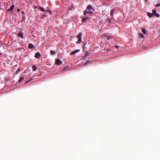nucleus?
Returning <instances> with one entry per match:
<instances>
[{
  "label": "nucleus",
  "instance_id": "2eb2a0df",
  "mask_svg": "<svg viewBox=\"0 0 160 160\" xmlns=\"http://www.w3.org/2000/svg\"><path fill=\"white\" fill-rule=\"evenodd\" d=\"M38 8H39L40 9V10H41V11H43V12H45V10H44V9L42 7H41V6H39L38 7Z\"/></svg>",
  "mask_w": 160,
  "mask_h": 160
},
{
  "label": "nucleus",
  "instance_id": "9d476101",
  "mask_svg": "<svg viewBox=\"0 0 160 160\" xmlns=\"http://www.w3.org/2000/svg\"><path fill=\"white\" fill-rule=\"evenodd\" d=\"M104 38L108 40H109L112 38L111 36L107 35L105 36Z\"/></svg>",
  "mask_w": 160,
  "mask_h": 160
},
{
  "label": "nucleus",
  "instance_id": "9b49d317",
  "mask_svg": "<svg viewBox=\"0 0 160 160\" xmlns=\"http://www.w3.org/2000/svg\"><path fill=\"white\" fill-rule=\"evenodd\" d=\"M18 36L19 37H21V38H22L23 37V33H19L18 34Z\"/></svg>",
  "mask_w": 160,
  "mask_h": 160
},
{
  "label": "nucleus",
  "instance_id": "4be33fe9",
  "mask_svg": "<svg viewBox=\"0 0 160 160\" xmlns=\"http://www.w3.org/2000/svg\"><path fill=\"white\" fill-rule=\"evenodd\" d=\"M32 79H31L29 80H27V81H26L25 82V83H26L29 82L30 81H31L32 80Z\"/></svg>",
  "mask_w": 160,
  "mask_h": 160
},
{
  "label": "nucleus",
  "instance_id": "6ab92c4d",
  "mask_svg": "<svg viewBox=\"0 0 160 160\" xmlns=\"http://www.w3.org/2000/svg\"><path fill=\"white\" fill-rule=\"evenodd\" d=\"M88 18V17H86V18H82V22H84V21H86V20Z\"/></svg>",
  "mask_w": 160,
  "mask_h": 160
},
{
  "label": "nucleus",
  "instance_id": "f8f14e48",
  "mask_svg": "<svg viewBox=\"0 0 160 160\" xmlns=\"http://www.w3.org/2000/svg\"><path fill=\"white\" fill-rule=\"evenodd\" d=\"M51 54L53 55H55L56 54V52L54 51H51Z\"/></svg>",
  "mask_w": 160,
  "mask_h": 160
},
{
  "label": "nucleus",
  "instance_id": "423d86ee",
  "mask_svg": "<svg viewBox=\"0 0 160 160\" xmlns=\"http://www.w3.org/2000/svg\"><path fill=\"white\" fill-rule=\"evenodd\" d=\"M14 8V5H12L10 7L9 9H8V11H12L13 10Z\"/></svg>",
  "mask_w": 160,
  "mask_h": 160
},
{
  "label": "nucleus",
  "instance_id": "ddd939ff",
  "mask_svg": "<svg viewBox=\"0 0 160 160\" xmlns=\"http://www.w3.org/2000/svg\"><path fill=\"white\" fill-rule=\"evenodd\" d=\"M114 13V11L113 9H111L110 12V14L112 16H113V15Z\"/></svg>",
  "mask_w": 160,
  "mask_h": 160
},
{
  "label": "nucleus",
  "instance_id": "5701e85b",
  "mask_svg": "<svg viewBox=\"0 0 160 160\" xmlns=\"http://www.w3.org/2000/svg\"><path fill=\"white\" fill-rule=\"evenodd\" d=\"M155 6L156 7H158L159 6H160V3L159 4H157Z\"/></svg>",
  "mask_w": 160,
  "mask_h": 160
},
{
  "label": "nucleus",
  "instance_id": "7c9ffc66",
  "mask_svg": "<svg viewBox=\"0 0 160 160\" xmlns=\"http://www.w3.org/2000/svg\"><path fill=\"white\" fill-rule=\"evenodd\" d=\"M83 48H84H84H85V47H84V46H83Z\"/></svg>",
  "mask_w": 160,
  "mask_h": 160
},
{
  "label": "nucleus",
  "instance_id": "0eeeda50",
  "mask_svg": "<svg viewBox=\"0 0 160 160\" xmlns=\"http://www.w3.org/2000/svg\"><path fill=\"white\" fill-rule=\"evenodd\" d=\"M147 14L149 18H151L153 16V14L152 12L151 13L150 12H148Z\"/></svg>",
  "mask_w": 160,
  "mask_h": 160
},
{
  "label": "nucleus",
  "instance_id": "f03ea898",
  "mask_svg": "<svg viewBox=\"0 0 160 160\" xmlns=\"http://www.w3.org/2000/svg\"><path fill=\"white\" fill-rule=\"evenodd\" d=\"M82 35V33H80L77 36V38L78 39V41L77 42V43H80L82 39L81 38Z\"/></svg>",
  "mask_w": 160,
  "mask_h": 160
},
{
  "label": "nucleus",
  "instance_id": "cd10ccee",
  "mask_svg": "<svg viewBox=\"0 0 160 160\" xmlns=\"http://www.w3.org/2000/svg\"><path fill=\"white\" fill-rule=\"evenodd\" d=\"M20 11V9L18 8V12H19V11Z\"/></svg>",
  "mask_w": 160,
  "mask_h": 160
},
{
  "label": "nucleus",
  "instance_id": "c85d7f7f",
  "mask_svg": "<svg viewBox=\"0 0 160 160\" xmlns=\"http://www.w3.org/2000/svg\"><path fill=\"white\" fill-rule=\"evenodd\" d=\"M17 73H18L19 72V71L18 70L17 71Z\"/></svg>",
  "mask_w": 160,
  "mask_h": 160
},
{
  "label": "nucleus",
  "instance_id": "aec40b11",
  "mask_svg": "<svg viewBox=\"0 0 160 160\" xmlns=\"http://www.w3.org/2000/svg\"><path fill=\"white\" fill-rule=\"evenodd\" d=\"M91 62L89 61H87L85 64V65H87L89 63H91Z\"/></svg>",
  "mask_w": 160,
  "mask_h": 160
},
{
  "label": "nucleus",
  "instance_id": "6e6552de",
  "mask_svg": "<svg viewBox=\"0 0 160 160\" xmlns=\"http://www.w3.org/2000/svg\"><path fill=\"white\" fill-rule=\"evenodd\" d=\"M35 56L36 58H38L40 56V53L39 52H37L35 54Z\"/></svg>",
  "mask_w": 160,
  "mask_h": 160
},
{
  "label": "nucleus",
  "instance_id": "dca6fc26",
  "mask_svg": "<svg viewBox=\"0 0 160 160\" xmlns=\"http://www.w3.org/2000/svg\"><path fill=\"white\" fill-rule=\"evenodd\" d=\"M32 67L33 70L34 71H35L37 70V68L35 65L33 66Z\"/></svg>",
  "mask_w": 160,
  "mask_h": 160
},
{
  "label": "nucleus",
  "instance_id": "20e7f679",
  "mask_svg": "<svg viewBox=\"0 0 160 160\" xmlns=\"http://www.w3.org/2000/svg\"><path fill=\"white\" fill-rule=\"evenodd\" d=\"M56 63L58 65H60L62 64V62L58 58L56 60Z\"/></svg>",
  "mask_w": 160,
  "mask_h": 160
},
{
  "label": "nucleus",
  "instance_id": "39448f33",
  "mask_svg": "<svg viewBox=\"0 0 160 160\" xmlns=\"http://www.w3.org/2000/svg\"><path fill=\"white\" fill-rule=\"evenodd\" d=\"M80 51V50L79 49H77L75 51H73V52H71L70 54L71 55H73L75 54H76V53H77L79 52Z\"/></svg>",
  "mask_w": 160,
  "mask_h": 160
},
{
  "label": "nucleus",
  "instance_id": "4468645a",
  "mask_svg": "<svg viewBox=\"0 0 160 160\" xmlns=\"http://www.w3.org/2000/svg\"><path fill=\"white\" fill-rule=\"evenodd\" d=\"M142 31L144 34H146L147 33V31L144 28L142 29Z\"/></svg>",
  "mask_w": 160,
  "mask_h": 160
},
{
  "label": "nucleus",
  "instance_id": "412c9836",
  "mask_svg": "<svg viewBox=\"0 0 160 160\" xmlns=\"http://www.w3.org/2000/svg\"><path fill=\"white\" fill-rule=\"evenodd\" d=\"M111 19L110 18H108L107 19V21L108 22L110 23L111 22Z\"/></svg>",
  "mask_w": 160,
  "mask_h": 160
},
{
  "label": "nucleus",
  "instance_id": "f257e3e1",
  "mask_svg": "<svg viewBox=\"0 0 160 160\" xmlns=\"http://www.w3.org/2000/svg\"><path fill=\"white\" fill-rule=\"evenodd\" d=\"M88 11L85 10L84 12V14L86 15L87 13H89L92 14L93 13V11L94 10L93 8L90 5H88L87 7Z\"/></svg>",
  "mask_w": 160,
  "mask_h": 160
},
{
  "label": "nucleus",
  "instance_id": "a211bd4d",
  "mask_svg": "<svg viewBox=\"0 0 160 160\" xmlns=\"http://www.w3.org/2000/svg\"><path fill=\"white\" fill-rule=\"evenodd\" d=\"M23 79L24 78L23 77H21L18 80V82H21Z\"/></svg>",
  "mask_w": 160,
  "mask_h": 160
},
{
  "label": "nucleus",
  "instance_id": "7ed1b4c3",
  "mask_svg": "<svg viewBox=\"0 0 160 160\" xmlns=\"http://www.w3.org/2000/svg\"><path fill=\"white\" fill-rule=\"evenodd\" d=\"M152 12L153 14V16H155L157 17H159L160 16L159 14L156 12V9H154L152 10Z\"/></svg>",
  "mask_w": 160,
  "mask_h": 160
},
{
  "label": "nucleus",
  "instance_id": "c756f323",
  "mask_svg": "<svg viewBox=\"0 0 160 160\" xmlns=\"http://www.w3.org/2000/svg\"><path fill=\"white\" fill-rule=\"evenodd\" d=\"M83 48H84H84H85V47H84V46H83Z\"/></svg>",
  "mask_w": 160,
  "mask_h": 160
},
{
  "label": "nucleus",
  "instance_id": "f3484780",
  "mask_svg": "<svg viewBox=\"0 0 160 160\" xmlns=\"http://www.w3.org/2000/svg\"><path fill=\"white\" fill-rule=\"evenodd\" d=\"M139 37L141 38H144V36L142 33H141L139 34Z\"/></svg>",
  "mask_w": 160,
  "mask_h": 160
},
{
  "label": "nucleus",
  "instance_id": "a878e982",
  "mask_svg": "<svg viewBox=\"0 0 160 160\" xmlns=\"http://www.w3.org/2000/svg\"><path fill=\"white\" fill-rule=\"evenodd\" d=\"M22 13L23 14H25V12L24 11H22Z\"/></svg>",
  "mask_w": 160,
  "mask_h": 160
},
{
  "label": "nucleus",
  "instance_id": "1a4fd4ad",
  "mask_svg": "<svg viewBox=\"0 0 160 160\" xmlns=\"http://www.w3.org/2000/svg\"><path fill=\"white\" fill-rule=\"evenodd\" d=\"M28 48L30 49L33 48H34V45L32 43H30L28 45Z\"/></svg>",
  "mask_w": 160,
  "mask_h": 160
},
{
  "label": "nucleus",
  "instance_id": "b1692460",
  "mask_svg": "<svg viewBox=\"0 0 160 160\" xmlns=\"http://www.w3.org/2000/svg\"><path fill=\"white\" fill-rule=\"evenodd\" d=\"M47 11L49 12H50V13H52L51 11L50 10H48Z\"/></svg>",
  "mask_w": 160,
  "mask_h": 160
},
{
  "label": "nucleus",
  "instance_id": "393cba45",
  "mask_svg": "<svg viewBox=\"0 0 160 160\" xmlns=\"http://www.w3.org/2000/svg\"><path fill=\"white\" fill-rule=\"evenodd\" d=\"M88 54L87 52H86V53L85 55V56H88Z\"/></svg>",
  "mask_w": 160,
  "mask_h": 160
},
{
  "label": "nucleus",
  "instance_id": "bb28decb",
  "mask_svg": "<svg viewBox=\"0 0 160 160\" xmlns=\"http://www.w3.org/2000/svg\"><path fill=\"white\" fill-rule=\"evenodd\" d=\"M115 47L116 48L118 49V46L116 45V46H115Z\"/></svg>",
  "mask_w": 160,
  "mask_h": 160
}]
</instances>
